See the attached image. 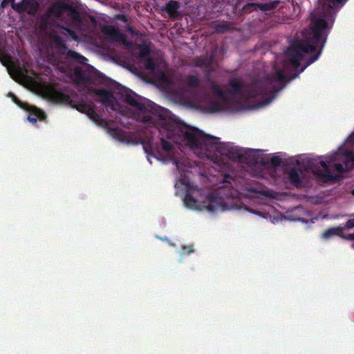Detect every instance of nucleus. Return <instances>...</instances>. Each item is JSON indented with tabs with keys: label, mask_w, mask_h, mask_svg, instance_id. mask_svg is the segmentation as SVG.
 Masks as SVG:
<instances>
[{
	"label": "nucleus",
	"mask_w": 354,
	"mask_h": 354,
	"mask_svg": "<svg viewBox=\"0 0 354 354\" xmlns=\"http://www.w3.org/2000/svg\"><path fill=\"white\" fill-rule=\"evenodd\" d=\"M149 54L150 49L148 46H145L140 49V58L142 60H145L146 59H148V57H150Z\"/></svg>",
	"instance_id": "obj_32"
},
{
	"label": "nucleus",
	"mask_w": 354,
	"mask_h": 354,
	"mask_svg": "<svg viewBox=\"0 0 354 354\" xmlns=\"http://www.w3.org/2000/svg\"><path fill=\"white\" fill-rule=\"evenodd\" d=\"M345 227L347 229H352L354 227V216L353 218H351L346 222Z\"/></svg>",
	"instance_id": "obj_39"
},
{
	"label": "nucleus",
	"mask_w": 354,
	"mask_h": 354,
	"mask_svg": "<svg viewBox=\"0 0 354 354\" xmlns=\"http://www.w3.org/2000/svg\"><path fill=\"white\" fill-rule=\"evenodd\" d=\"M351 193L354 196V189L352 190Z\"/></svg>",
	"instance_id": "obj_46"
},
{
	"label": "nucleus",
	"mask_w": 354,
	"mask_h": 354,
	"mask_svg": "<svg viewBox=\"0 0 354 354\" xmlns=\"http://www.w3.org/2000/svg\"><path fill=\"white\" fill-rule=\"evenodd\" d=\"M261 163L262 165H267V164H268V162H264V161H261Z\"/></svg>",
	"instance_id": "obj_43"
},
{
	"label": "nucleus",
	"mask_w": 354,
	"mask_h": 354,
	"mask_svg": "<svg viewBox=\"0 0 354 354\" xmlns=\"http://www.w3.org/2000/svg\"><path fill=\"white\" fill-rule=\"evenodd\" d=\"M290 183L296 187L301 186L302 180L300 178L299 173L295 168L290 169L288 174Z\"/></svg>",
	"instance_id": "obj_21"
},
{
	"label": "nucleus",
	"mask_w": 354,
	"mask_h": 354,
	"mask_svg": "<svg viewBox=\"0 0 354 354\" xmlns=\"http://www.w3.org/2000/svg\"><path fill=\"white\" fill-rule=\"evenodd\" d=\"M26 110L30 112V115L28 116V120L30 122L35 124L38 120H43L46 118V113L41 109L35 106L26 107Z\"/></svg>",
	"instance_id": "obj_13"
},
{
	"label": "nucleus",
	"mask_w": 354,
	"mask_h": 354,
	"mask_svg": "<svg viewBox=\"0 0 354 354\" xmlns=\"http://www.w3.org/2000/svg\"><path fill=\"white\" fill-rule=\"evenodd\" d=\"M15 0H3L1 3L2 8L6 7L8 3L14 2Z\"/></svg>",
	"instance_id": "obj_41"
},
{
	"label": "nucleus",
	"mask_w": 354,
	"mask_h": 354,
	"mask_svg": "<svg viewBox=\"0 0 354 354\" xmlns=\"http://www.w3.org/2000/svg\"><path fill=\"white\" fill-rule=\"evenodd\" d=\"M342 239L344 240L354 241V233L349 234L348 235H345L343 233Z\"/></svg>",
	"instance_id": "obj_40"
},
{
	"label": "nucleus",
	"mask_w": 354,
	"mask_h": 354,
	"mask_svg": "<svg viewBox=\"0 0 354 354\" xmlns=\"http://www.w3.org/2000/svg\"><path fill=\"white\" fill-rule=\"evenodd\" d=\"M62 53L65 54L67 58L72 59L80 64H84L87 60L85 57L79 54L76 51L68 49L64 44L62 45Z\"/></svg>",
	"instance_id": "obj_15"
},
{
	"label": "nucleus",
	"mask_w": 354,
	"mask_h": 354,
	"mask_svg": "<svg viewBox=\"0 0 354 354\" xmlns=\"http://www.w3.org/2000/svg\"><path fill=\"white\" fill-rule=\"evenodd\" d=\"M102 31L105 37L110 41L122 42L124 46L129 45L126 35L114 26L111 25L105 26L102 28Z\"/></svg>",
	"instance_id": "obj_10"
},
{
	"label": "nucleus",
	"mask_w": 354,
	"mask_h": 354,
	"mask_svg": "<svg viewBox=\"0 0 354 354\" xmlns=\"http://www.w3.org/2000/svg\"><path fill=\"white\" fill-rule=\"evenodd\" d=\"M333 167L335 171H337L340 174L350 170V168H348V167L347 165H344V162H342V163H335V162L333 165Z\"/></svg>",
	"instance_id": "obj_29"
},
{
	"label": "nucleus",
	"mask_w": 354,
	"mask_h": 354,
	"mask_svg": "<svg viewBox=\"0 0 354 354\" xmlns=\"http://www.w3.org/2000/svg\"><path fill=\"white\" fill-rule=\"evenodd\" d=\"M327 28L328 22L326 19L323 17H317L315 19L308 36L305 37L304 39H297L292 43L288 49V53L290 61L294 68H298L300 66L304 53H314L317 47H319L318 53L308 59L306 65L301 71L302 72L306 66L319 58L326 41L324 31Z\"/></svg>",
	"instance_id": "obj_3"
},
{
	"label": "nucleus",
	"mask_w": 354,
	"mask_h": 354,
	"mask_svg": "<svg viewBox=\"0 0 354 354\" xmlns=\"http://www.w3.org/2000/svg\"><path fill=\"white\" fill-rule=\"evenodd\" d=\"M279 0H273L266 3H263L261 12L264 14H270L274 12L279 5Z\"/></svg>",
	"instance_id": "obj_22"
},
{
	"label": "nucleus",
	"mask_w": 354,
	"mask_h": 354,
	"mask_svg": "<svg viewBox=\"0 0 354 354\" xmlns=\"http://www.w3.org/2000/svg\"><path fill=\"white\" fill-rule=\"evenodd\" d=\"M211 90L218 97L219 100L226 101L225 93L221 89L220 86L214 82H211Z\"/></svg>",
	"instance_id": "obj_25"
},
{
	"label": "nucleus",
	"mask_w": 354,
	"mask_h": 354,
	"mask_svg": "<svg viewBox=\"0 0 354 354\" xmlns=\"http://www.w3.org/2000/svg\"><path fill=\"white\" fill-rule=\"evenodd\" d=\"M144 150L147 154L154 156L153 152V147L150 140L142 141Z\"/></svg>",
	"instance_id": "obj_30"
},
{
	"label": "nucleus",
	"mask_w": 354,
	"mask_h": 354,
	"mask_svg": "<svg viewBox=\"0 0 354 354\" xmlns=\"http://www.w3.org/2000/svg\"><path fill=\"white\" fill-rule=\"evenodd\" d=\"M24 3V12L30 15H35L38 11L39 4L37 0H22Z\"/></svg>",
	"instance_id": "obj_16"
},
{
	"label": "nucleus",
	"mask_w": 354,
	"mask_h": 354,
	"mask_svg": "<svg viewBox=\"0 0 354 354\" xmlns=\"http://www.w3.org/2000/svg\"><path fill=\"white\" fill-rule=\"evenodd\" d=\"M263 3H252L249 6L255 11H261Z\"/></svg>",
	"instance_id": "obj_37"
},
{
	"label": "nucleus",
	"mask_w": 354,
	"mask_h": 354,
	"mask_svg": "<svg viewBox=\"0 0 354 354\" xmlns=\"http://www.w3.org/2000/svg\"><path fill=\"white\" fill-rule=\"evenodd\" d=\"M122 97L125 102L135 108L138 121L145 123L147 127H156L159 130L162 135V149L166 152L171 151L174 146L165 140V136L176 144L196 149L214 146L218 142V138L207 135L195 127L167 120L166 113L160 110L159 106L151 102L140 101L138 96L130 90L123 91Z\"/></svg>",
	"instance_id": "obj_1"
},
{
	"label": "nucleus",
	"mask_w": 354,
	"mask_h": 354,
	"mask_svg": "<svg viewBox=\"0 0 354 354\" xmlns=\"http://www.w3.org/2000/svg\"><path fill=\"white\" fill-rule=\"evenodd\" d=\"M91 106V104L82 102L77 104L76 109L82 113H86L87 108L86 106Z\"/></svg>",
	"instance_id": "obj_36"
},
{
	"label": "nucleus",
	"mask_w": 354,
	"mask_h": 354,
	"mask_svg": "<svg viewBox=\"0 0 354 354\" xmlns=\"http://www.w3.org/2000/svg\"><path fill=\"white\" fill-rule=\"evenodd\" d=\"M51 96L53 100L60 103L68 104L71 101L69 95L60 91L53 92Z\"/></svg>",
	"instance_id": "obj_23"
},
{
	"label": "nucleus",
	"mask_w": 354,
	"mask_h": 354,
	"mask_svg": "<svg viewBox=\"0 0 354 354\" xmlns=\"http://www.w3.org/2000/svg\"><path fill=\"white\" fill-rule=\"evenodd\" d=\"M353 247H354V244H353Z\"/></svg>",
	"instance_id": "obj_47"
},
{
	"label": "nucleus",
	"mask_w": 354,
	"mask_h": 354,
	"mask_svg": "<svg viewBox=\"0 0 354 354\" xmlns=\"http://www.w3.org/2000/svg\"><path fill=\"white\" fill-rule=\"evenodd\" d=\"M214 56L207 55L198 57L195 59V66L198 67H203L205 69H209L213 62Z\"/></svg>",
	"instance_id": "obj_20"
},
{
	"label": "nucleus",
	"mask_w": 354,
	"mask_h": 354,
	"mask_svg": "<svg viewBox=\"0 0 354 354\" xmlns=\"http://www.w3.org/2000/svg\"><path fill=\"white\" fill-rule=\"evenodd\" d=\"M336 161H341L348 168L354 167V152L352 150L339 147L338 150L326 158V160L312 162L310 167L317 178L324 183H337L342 179L339 174H333L328 169V165Z\"/></svg>",
	"instance_id": "obj_4"
},
{
	"label": "nucleus",
	"mask_w": 354,
	"mask_h": 354,
	"mask_svg": "<svg viewBox=\"0 0 354 354\" xmlns=\"http://www.w3.org/2000/svg\"><path fill=\"white\" fill-rule=\"evenodd\" d=\"M281 162L282 159L278 156H273L270 160V163L273 167H279Z\"/></svg>",
	"instance_id": "obj_35"
},
{
	"label": "nucleus",
	"mask_w": 354,
	"mask_h": 354,
	"mask_svg": "<svg viewBox=\"0 0 354 354\" xmlns=\"http://www.w3.org/2000/svg\"><path fill=\"white\" fill-rule=\"evenodd\" d=\"M46 12L53 19L70 28H80L84 24L78 8L64 0H57L53 3Z\"/></svg>",
	"instance_id": "obj_5"
},
{
	"label": "nucleus",
	"mask_w": 354,
	"mask_h": 354,
	"mask_svg": "<svg viewBox=\"0 0 354 354\" xmlns=\"http://www.w3.org/2000/svg\"><path fill=\"white\" fill-rule=\"evenodd\" d=\"M39 29L43 32H46L52 27L62 29V30H65L74 39H76L77 37L75 32L71 28L64 26L63 24H60L59 21L53 19L47 12H46L39 18Z\"/></svg>",
	"instance_id": "obj_8"
},
{
	"label": "nucleus",
	"mask_w": 354,
	"mask_h": 354,
	"mask_svg": "<svg viewBox=\"0 0 354 354\" xmlns=\"http://www.w3.org/2000/svg\"><path fill=\"white\" fill-rule=\"evenodd\" d=\"M75 82L77 85H82L90 82V78L80 67H76L74 71Z\"/></svg>",
	"instance_id": "obj_19"
},
{
	"label": "nucleus",
	"mask_w": 354,
	"mask_h": 354,
	"mask_svg": "<svg viewBox=\"0 0 354 354\" xmlns=\"http://www.w3.org/2000/svg\"><path fill=\"white\" fill-rule=\"evenodd\" d=\"M8 96L12 98V100L16 104H17L19 106L23 108V109H26V107H28L29 105L27 104V103H23L21 102L19 99L18 97L12 93L11 92H9L8 93Z\"/></svg>",
	"instance_id": "obj_31"
},
{
	"label": "nucleus",
	"mask_w": 354,
	"mask_h": 354,
	"mask_svg": "<svg viewBox=\"0 0 354 354\" xmlns=\"http://www.w3.org/2000/svg\"><path fill=\"white\" fill-rule=\"evenodd\" d=\"M111 135L119 140H124L125 131L119 128H113L110 129Z\"/></svg>",
	"instance_id": "obj_28"
},
{
	"label": "nucleus",
	"mask_w": 354,
	"mask_h": 354,
	"mask_svg": "<svg viewBox=\"0 0 354 354\" xmlns=\"http://www.w3.org/2000/svg\"><path fill=\"white\" fill-rule=\"evenodd\" d=\"M11 7L17 12L24 13V3H22V0L18 3H15V1L11 3Z\"/></svg>",
	"instance_id": "obj_33"
},
{
	"label": "nucleus",
	"mask_w": 354,
	"mask_h": 354,
	"mask_svg": "<svg viewBox=\"0 0 354 354\" xmlns=\"http://www.w3.org/2000/svg\"><path fill=\"white\" fill-rule=\"evenodd\" d=\"M180 7V4L178 1L170 0L166 3L164 10L171 18H177L180 15L178 12Z\"/></svg>",
	"instance_id": "obj_14"
},
{
	"label": "nucleus",
	"mask_w": 354,
	"mask_h": 354,
	"mask_svg": "<svg viewBox=\"0 0 354 354\" xmlns=\"http://www.w3.org/2000/svg\"><path fill=\"white\" fill-rule=\"evenodd\" d=\"M145 68L150 71H154L156 68V64L154 60L151 57H148V59H145Z\"/></svg>",
	"instance_id": "obj_34"
},
{
	"label": "nucleus",
	"mask_w": 354,
	"mask_h": 354,
	"mask_svg": "<svg viewBox=\"0 0 354 354\" xmlns=\"http://www.w3.org/2000/svg\"><path fill=\"white\" fill-rule=\"evenodd\" d=\"M220 153L232 161L243 162L246 159L249 152L252 153L253 150L245 151L236 146L230 144H223L219 147Z\"/></svg>",
	"instance_id": "obj_7"
},
{
	"label": "nucleus",
	"mask_w": 354,
	"mask_h": 354,
	"mask_svg": "<svg viewBox=\"0 0 354 354\" xmlns=\"http://www.w3.org/2000/svg\"><path fill=\"white\" fill-rule=\"evenodd\" d=\"M184 203L185 206L192 209H203V201L200 202L193 196V193L190 189L186 191L184 197Z\"/></svg>",
	"instance_id": "obj_11"
},
{
	"label": "nucleus",
	"mask_w": 354,
	"mask_h": 354,
	"mask_svg": "<svg viewBox=\"0 0 354 354\" xmlns=\"http://www.w3.org/2000/svg\"><path fill=\"white\" fill-rule=\"evenodd\" d=\"M344 228L341 226L338 227H332L327 230H326L323 234L322 237L324 239H328L333 236H339L342 237Z\"/></svg>",
	"instance_id": "obj_18"
},
{
	"label": "nucleus",
	"mask_w": 354,
	"mask_h": 354,
	"mask_svg": "<svg viewBox=\"0 0 354 354\" xmlns=\"http://www.w3.org/2000/svg\"><path fill=\"white\" fill-rule=\"evenodd\" d=\"M347 0H319L323 12L331 13V10L339 8Z\"/></svg>",
	"instance_id": "obj_12"
},
{
	"label": "nucleus",
	"mask_w": 354,
	"mask_h": 354,
	"mask_svg": "<svg viewBox=\"0 0 354 354\" xmlns=\"http://www.w3.org/2000/svg\"><path fill=\"white\" fill-rule=\"evenodd\" d=\"M234 181V177L225 175L222 181L224 185L206 196L205 201H203V209L212 212L224 209L225 200L236 198L238 195V191L232 187V183Z\"/></svg>",
	"instance_id": "obj_6"
},
{
	"label": "nucleus",
	"mask_w": 354,
	"mask_h": 354,
	"mask_svg": "<svg viewBox=\"0 0 354 354\" xmlns=\"http://www.w3.org/2000/svg\"><path fill=\"white\" fill-rule=\"evenodd\" d=\"M286 76L279 69L266 76L261 81H255L245 88L242 80L237 77L230 80V93L233 95H242L252 100H259L261 105L270 104L277 93L285 87Z\"/></svg>",
	"instance_id": "obj_2"
},
{
	"label": "nucleus",
	"mask_w": 354,
	"mask_h": 354,
	"mask_svg": "<svg viewBox=\"0 0 354 354\" xmlns=\"http://www.w3.org/2000/svg\"><path fill=\"white\" fill-rule=\"evenodd\" d=\"M174 162L175 164L177 165H178V161L177 160H174Z\"/></svg>",
	"instance_id": "obj_45"
},
{
	"label": "nucleus",
	"mask_w": 354,
	"mask_h": 354,
	"mask_svg": "<svg viewBox=\"0 0 354 354\" xmlns=\"http://www.w3.org/2000/svg\"><path fill=\"white\" fill-rule=\"evenodd\" d=\"M207 111L210 113H217L226 109V101L221 100H212L206 106Z\"/></svg>",
	"instance_id": "obj_17"
},
{
	"label": "nucleus",
	"mask_w": 354,
	"mask_h": 354,
	"mask_svg": "<svg viewBox=\"0 0 354 354\" xmlns=\"http://www.w3.org/2000/svg\"><path fill=\"white\" fill-rule=\"evenodd\" d=\"M187 85L191 88H196L199 86L200 81L197 76L189 75L187 77Z\"/></svg>",
	"instance_id": "obj_27"
},
{
	"label": "nucleus",
	"mask_w": 354,
	"mask_h": 354,
	"mask_svg": "<svg viewBox=\"0 0 354 354\" xmlns=\"http://www.w3.org/2000/svg\"><path fill=\"white\" fill-rule=\"evenodd\" d=\"M87 108L86 115L88 117L93 120L95 122H102L104 120L101 118V116L95 111L94 106L91 104V106H86Z\"/></svg>",
	"instance_id": "obj_24"
},
{
	"label": "nucleus",
	"mask_w": 354,
	"mask_h": 354,
	"mask_svg": "<svg viewBox=\"0 0 354 354\" xmlns=\"http://www.w3.org/2000/svg\"><path fill=\"white\" fill-rule=\"evenodd\" d=\"M193 252H194V250L193 249H190V250H188L187 253L190 254V253H192Z\"/></svg>",
	"instance_id": "obj_42"
},
{
	"label": "nucleus",
	"mask_w": 354,
	"mask_h": 354,
	"mask_svg": "<svg viewBox=\"0 0 354 354\" xmlns=\"http://www.w3.org/2000/svg\"><path fill=\"white\" fill-rule=\"evenodd\" d=\"M231 30H232V28L227 21H222L214 24V30L217 33H223Z\"/></svg>",
	"instance_id": "obj_26"
},
{
	"label": "nucleus",
	"mask_w": 354,
	"mask_h": 354,
	"mask_svg": "<svg viewBox=\"0 0 354 354\" xmlns=\"http://www.w3.org/2000/svg\"><path fill=\"white\" fill-rule=\"evenodd\" d=\"M91 92L99 97V102L106 108L116 111L118 106L113 93L104 88H93Z\"/></svg>",
	"instance_id": "obj_9"
},
{
	"label": "nucleus",
	"mask_w": 354,
	"mask_h": 354,
	"mask_svg": "<svg viewBox=\"0 0 354 354\" xmlns=\"http://www.w3.org/2000/svg\"><path fill=\"white\" fill-rule=\"evenodd\" d=\"M129 30L130 32H133V28H132L131 27H129Z\"/></svg>",
	"instance_id": "obj_44"
},
{
	"label": "nucleus",
	"mask_w": 354,
	"mask_h": 354,
	"mask_svg": "<svg viewBox=\"0 0 354 354\" xmlns=\"http://www.w3.org/2000/svg\"><path fill=\"white\" fill-rule=\"evenodd\" d=\"M2 58L3 59V61L6 62V63H3V64H10V62L12 60L11 56L8 53H3L1 55Z\"/></svg>",
	"instance_id": "obj_38"
}]
</instances>
